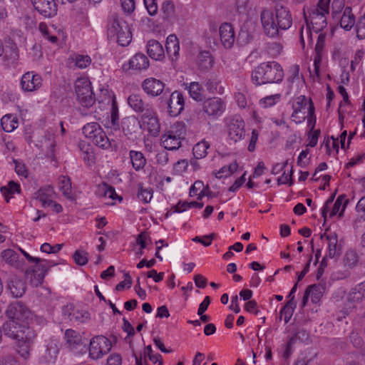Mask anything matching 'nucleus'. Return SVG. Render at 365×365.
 <instances>
[{
	"mask_svg": "<svg viewBox=\"0 0 365 365\" xmlns=\"http://www.w3.org/2000/svg\"><path fill=\"white\" fill-rule=\"evenodd\" d=\"M329 1L330 0H319L316 9H319V11L323 12L324 15L326 14H328L329 13Z\"/></svg>",
	"mask_w": 365,
	"mask_h": 365,
	"instance_id": "63",
	"label": "nucleus"
},
{
	"mask_svg": "<svg viewBox=\"0 0 365 365\" xmlns=\"http://www.w3.org/2000/svg\"><path fill=\"white\" fill-rule=\"evenodd\" d=\"M5 314L8 319L28 322L31 316V312L24 302L15 301L8 305Z\"/></svg>",
	"mask_w": 365,
	"mask_h": 365,
	"instance_id": "5",
	"label": "nucleus"
},
{
	"mask_svg": "<svg viewBox=\"0 0 365 365\" xmlns=\"http://www.w3.org/2000/svg\"><path fill=\"white\" fill-rule=\"evenodd\" d=\"M166 51L170 56H177L179 53V42L175 35H170L166 40Z\"/></svg>",
	"mask_w": 365,
	"mask_h": 365,
	"instance_id": "27",
	"label": "nucleus"
},
{
	"mask_svg": "<svg viewBox=\"0 0 365 365\" xmlns=\"http://www.w3.org/2000/svg\"><path fill=\"white\" fill-rule=\"evenodd\" d=\"M4 59L8 61L9 63H15L19 58L17 46L14 42L11 43L9 46H6L5 50Z\"/></svg>",
	"mask_w": 365,
	"mask_h": 365,
	"instance_id": "33",
	"label": "nucleus"
},
{
	"mask_svg": "<svg viewBox=\"0 0 365 365\" xmlns=\"http://www.w3.org/2000/svg\"><path fill=\"white\" fill-rule=\"evenodd\" d=\"M88 253L83 250H76L73 255L75 262L81 266L85 265L88 262Z\"/></svg>",
	"mask_w": 365,
	"mask_h": 365,
	"instance_id": "48",
	"label": "nucleus"
},
{
	"mask_svg": "<svg viewBox=\"0 0 365 365\" xmlns=\"http://www.w3.org/2000/svg\"><path fill=\"white\" fill-rule=\"evenodd\" d=\"M227 131L230 140L235 143L241 140L245 135V122L240 117L232 118L227 125Z\"/></svg>",
	"mask_w": 365,
	"mask_h": 365,
	"instance_id": "11",
	"label": "nucleus"
},
{
	"mask_svg": "<svg viewBox=\"0 0 365 365\" xmlns=\"http://www.w3.org/2000/svg\"><path fill=\"white\" fill-rule=\"evenodd\" d=\"M168 112L171 116H177L184 108L185 101L181 92L175 91L172 93L167 101Z\"/></svg>",
	"mask_w": 365,
	"mask_h": 365,
	"instance_id": "12",
	"label": "nucleus"
},
{
	"mask_svg": "<svg viewBox=\"0 0 365 365\" xmlns=\"http://www.w3.org/2000/svg\"><path fill=\"white\" fill-rule=\"evenodd\" d=\"M284 76L281 66L276 62L263 63L252 72V81L257 86L273 84L282 81Z\"/></svg>",
	"mask_w": 365,
	"mask_h": 365,
	"instance_id": "1",
	"label": "nucleus"
},
{
	"mask_svg": "<svg viewBox=\"0 0 365 365\" xmlns=\"http://www.w3.org/2000/svg\"><path fill=\"white\" fill-rule=\"evenodd\" d=\"M132 284V279L129 273L125 274V279L115 286V290L123 291L125 287L130 288Z\"/></svg>",
	"mask_w": 365,
	"mask_h": 365,
	"instance_id": "58",
	"label": "nucleus"
},
{
	"mask_svg": "<svg viewBox=\"0 0 365 365\" xmlns=\"http://www.w3.org/2000/svg\"><path fill=\"white\" fill-rule=\"evenodd\" d=\"M1 192L5 197L6 201L7 202H9V195H12L15 193H21V187L20 185L14 181H9L6 186H2L0 188Z\"/></svg>",
	"mask_w": 365,
	"mask_h": 365,
	"instance_id": "29",
	"label": "nucleus"
},
{
	"mask_svg": "<svg viewBox=\"0 0 365 365\" xmlns=\"http://www.w3.org/2000/svg\"><path fill=\"white\" fill-rule=\"evenodd\" d=\"M0 365H18V363L14 356L6 355L0 357Z\"/></svg>",
	"mask_w": 365,
	"mask_h": 365,
	"instance_id": "61",
	"label": "nucleus"
},
{
	"mask_svg": "<svg viewBox=\"0 0 365 365\" xmlns=\"http://www.w3.org/2000/svg\"><path fill=\"white\" fill-rule=\"evenodd\" d=\"M217 85L218 82L215 78H207L205 83V88L212 93L217 91Z\"/></svg>",
	"mask_w": 365,
	"mask_h": 365,
	"instance_id": "60",
	"label": "nucleus"
},
{
	"mask_svg": "<svg viewBox=\"0 0 365 365\" xmlns=\"http://www.w3.org/2000/svg\"><path fill=\"white\" fill-rule=\"evenodd\" d=\"M51 191L52 187L51 186L41 187L37 192H35V198L41 202L43 199L48 198V197L49 196L48 192Z\"/></svg>",
	"mask_w": 365,
	"mask_h": 365,
	"instance_id": "55",
	"label": "nucleus"
},
{
	"mask_svg": "<svg viewBox=\"0 0 365 365\" xmlns=\"http://www.w3.org/2000/svg\"><path fill=\"white\" fill-rule=\"evenodd\" d=\"M202 91V88L197 82H192L188 86L190 97L197 101H202L205 99Z\"/></svg>",
	"mask_w": 365,
	"mask_h": 365,
	"instance_id": "38",
	"label": "nucleus"
},
{
	"mask_svg": "<svg viewBox=\"0 0 365 365\" xmlns=\"http://www.w3.org/2000/svg\"><path fill=\"white\" fill-rule=\"evenodd\" d=\"M123 330L128 334V337H132L135 335V330L131 324L125 319L123 318Z\"/></svg>",
	"mask_w": 365,
	"mask_h": 365,
	"instance_id": "64",
	"label": "nucleus"
},
{
	"mask_svg": "<svg viewBox=\"0 0 365 365\" xmlns=\"http://www.w3.org/2000/svg\"><path fill=\"white\" fill-rule=\"evenodd\" d=\"M274 15L277 22V26L281 30H287L291 27L292 24L291 14L289 11L283 6L277 5Z\"/></svg>",
	"mask_w": 365,
	"mask_h": 365,
	"instance_id": "15",
	"label": "nucleus"
},
{
	"mask_svg": "<svg viewBox=\"0 0 365 365\" xmlns=\"http://www.w3.org/2000/svg\"><path fill=\"white\" fill-rule=\"evenodd\" d=\"M129 106L136 112H143L146 104L139 95L132 94L128 98Z\"/></svg>",
	"mask_w": 365,
	"mask_h": 365,
	"instance_id": "39",
	"label": "nucleus"
},
{
	"mask_svg": "<svg viewBox=\"0 0 365 365\" xmlns=\"http://www.w3.org/2000/svg\"><path fill=\"white\" fill-rule=\"evenodd\" d=\"M122 10L128 14H131L135 10L134 0H120Z\"/></svg>",
	"mask_w": 365,
	"mask_h": 365,
	"instance_id": "51",
	"label": "nucleus"
},
{
	"mask_svg": "<svg viewBox=\"0 0 365 365\" xmlns=\"http://www.w3.org/2000/svg\"><path fill=\"white\" fill-rule=\"evenodd\" d=\"M349 199L346 198V195H339L334 204V206H333L331 212H330L329 217H332L333 216L336 215L339 212L340 207L341 206L342 203L344 202L342 209H341V212L339 213V217H341L343 215V213H344L345 208H346L347 204L349 203Z\"/></svg>",
	"mask_w": 365,
	"mask_h": 365,
	"instance_id": "30",
	"label": "nucleus"
},
{
	"mask_svg": "<svg viewBox=\"0 0 365 365\" xmlns=\"http://www.w3.org/2000/svg\"><path fill=\"white\" fill-rule=\"evenodd\" d=\"M15 164V171L19 175H22L25 178L27 177L28 173L25 164L19 162L17 160H14Z\"/></svg>",
	"mask_w": 365,
	"mask_h": 365,
	"instance_id": "59",
	"label": "nucleus"
},
{
	"mask_svg": "<svg viewBox=\"0 0 365 365\" xmlns=\"http://www.w3.org/2000/svg\"><path fill=\"white\" fill-rule=\"evenodd\" d=\"M138 197L144 203L149 202L153 197V190L144 188L143 184H138Z\"/></svg>",
	"mask_w": 365,
	"mask_h": 365,
	"instance_id": "43",
	"label": "nucleus"
},
{
	"mask_svg": "<svg viewBox=\"0 0 365 365\" xmlns=\"http://www.w3.org/2000/svg\"><path fill=\"white\" fill-rule=\"evenodd\" d=\"M65 338L66 339V343L71 349H74L78 345L83 343L80 333L73 329H67L66 331Z\"/></svg>",
	"mask_w": 365,
	"mask_h": 365,
	"instance_id": "26",
	"label": "nucleus"
},
{
	"mask_svg": "<svg viewBox=\"0 0 365 365\" xmlns=\"http://www.w3.org/2000/svg\"><path fill=\"white\" fill-rule=\"evenodd\" d=\"M167 133L182 140L186 135L185 125L182 122H176L170 126Z\"/></svg>",
	"mask_w": 365,
	"mask_h": 365,
	"instance_id": "37",
	"label": "nucleus"
},
{
	"mask_svg": "<svg viewBox=\"0 0 365 365\" xmlns=\"http://www.w3.org/2000/svg\"><path fill=\"white\" fill-rule=\"evenodd\" d=\"M71 318L69 319L70 322H84L89 316V314L86 312L79 311L75 309L72 312V315H71Z\"/></svg>",
	"mask_w": 365,
	"mask_h": 365,
	"instance_id": "46",
	"label": "nucleus"
},
{
	"mask_svg": "<svg viewBox=\"0 0 365 365\" xmlns=\"http://www.w3.org/2000/svg\"><path fill=\"white\" fill-rule=\"evenodd\" d=\"M76 65L80 68H85L91 64V59L88 56L77 55Z\"/></svg>",
	"mask_w": 365,
	"mask_h": 365,
	"instance_id": "50",
	"label": "nucleus"
},
{
	"mask_svg": "<svg viewBox=\"0 0 365 365\" xmlns=\"http://www.w3.org/2000/svg\"><path fill=\"white\" fill-rule=\"evenodd\" d=\"M147 53L151 58L156 61H160L165 57L162 44L155 39H151L148 42Z\"/></svg>",
	"mask_w": 365,
	"mask_h": 365,
	"instance_id": "20",
	"label": "nucleus"
},
{
	"mask_svg": "<svg viewBox=\"0 0 365 365\" xmlns=\"http://www.w3.org/2000/svg\"><path fill=\"white\" fill-rule=\"evenodd\" d=\"M42 83V78L40 75L34 72H26L21 79V88L25 91H33L38 89Z\"/></svg>",
	"mask_w": 365,
	"mask_h": 365,
	"instance_id": "14",
	"label": "nucleus"
},
{
	"mask_svg": "<svg viewBox=\"0 0 365 365\" xmlns=\"http://www.w3.org/2000/svg\"><path fill=\"white\" fill-rule=\"evenodd\" d=\"M1 257L7 264L14 267L18 266L19 255L13 250H4L1 252Z\"/></svg>",
	"mask_w": 365,
	"mask_h": 365,
	"instance_id": "41",
	"label": "nucleus"
},
{
	"mask_svg": "<svg viewBox=\"0 0 365 365\" xmlns=\"http://www.w3.org/2000/svg\"><path fill=\"white\" fill-rule=\"evenodd\" d=\"M295 307L296 306H294V304H289L287 303L280 311L281 316L283 315L284 317L285 323H288V322L290 320Z\"/></svg>",
	"mask_w": 365,
	"mask_h": 365,
	"instance_id": "49",
	"label": "nucleus"
},
{
	"mask_svg": "<svg viewBox=\"0 0 365 365\" xmlns=\"http://www.w3.org/2000/svg\"><path fill=\"white\" fill-rule=\"evenodd\" d=\"M344 264L348 267L356 265L358 262V255L354 250H349L346 252L344 258Z\"/></svg>",
	"mask_w": 365,
	"mask_h": 365,
	"instance_id": "45",
	"label": "nucleus"
},
{
	"mask_svg": "<svg viewBox=\"0 0 365 365\" xmlns=\"http://www.w3.org/2000/svg\"><path fill=\"white\" fill-rule=\"evenodd\" d=\"M130 158L133 167L135 170H139L144 168L146 163V159L141 152L131 150L130 151Z\"/></svg>",
	"mask_w": 365,
	"mask_h": 365,
	"instance_id": "28",
	"label": "nucleus"
},
{
	"mask_svg": "<svg viewBox=\"0 0 365 365\" xmlns=\"http://www.w3.org/2000/svg\"><path fill=\"white\" fill-rule=\"evenodd\" d=\"M215 236V235L214 233H212L208 235H205L202 237L197 236L192 239V241L200 242L204 246L207 247L211 245L212 240H213Z\"/></svg>",
	"mask_w": 365,
	"mask_h": 365,
	"instance_id": "56",
	"label": "nucleus"
},
{
	"mask_svg": "<svg viewBox=\"0 0 365 365\" xmlns=\"http://www.w3.org/2000/svg\"><path fill=\"white\" fill-rule=\"evenodd\" d=\"M356 36L359 39L365 37V13L359 18L356 24Z\"/></svg>",
	"mask_w": 365,
	"mask_h": 365,
	"instance_id": "52",
	"label": "nucleus"
},
{
	"mask_svg": "<svg viewBox=\"0 0 365 365\" xmlns=\"http://www.w3.org/2000/svg\"><path fill=\"white\" fill-rule=\"evenodd\" d=\"M96 193L99 197H106L107 194H108V197L114 200V187L106 182H103L98 185Z\"/></svg>",
	"mask_w": 365,
	"mask_h": 365,
	"instance_id": "42",
	"label": "nucleus"
},
{
	"mask_svg": "<svg viewBox=\"0 0 365 365\" xmlns=\"http://www.w3.org/2000/svg\"><path fill=\"white\" fill-rule=\"evenodd\" d=\"M74 87L79 103L86 108L91 107L94 104L96 98L88 78L81 77L77 78Z\"/></svg>",
	"mask_w": 365,
	"mask_h": 365,
	"instance_id": "3",
	"label": "nucleus"
},
{
	"mask_svg": "<svg viewBox=\"0 0 365 365\" xmlns=\"http://www.w3.org/2000/svg\"><path fill=\"white\" fill-rule=\"evenodd\" d=\"M58 353V349L56 344L47 346L46 349L42 352L40 357V362L47 364H53L57 358Z\"/></svg>",
	"mask_w": 365,
	"mask_h": 365,
	"instance_id": "22",
	"label": "nucleus"
},
{
	"mask_svg": "<svg viewBox=\"0 0 365 365\" xmlns=\"http://www.w3.org/2000/svg\"><path fill=\"white\" fill-rule=\"evenodd\" d=\"M42 261L43 262L36 264L34 267L27 269L25 272L26 275L32 274L34 279L31 277V281L36 287L43 283L46 274L50 267L53 265L51 262H48L45 259H42Z\"/></svg>",
	"mask_w": 365,
	"mask_h": 365,
	"instance_id": "8",
	"label": "nucleus"
},
{
	"mask_svg": "<svg viewBox=\"0 0 365 365\" xmlns=\"http://www.w3.org/2000/svg\"><path fill=\"white\" fill-rule=\"evenodd\" d=\"M260 19L266 36L274 38L279 35L280 28L277 26V22L272 11L263 9L260 14Z\"/></svg>",
	"mask_w": 365,
	"mask_h": 365,
	"instance_id": "7",
	"label": "nucleus"
},
{
	"mask_svg": "<svg viewBox=\"0 0 365 365\" xmlns=\"http://www.w3.org/2000/svg\"><path fill=\"white\" fill-rule=\"evenodd\" d=\"M165 84L155 78H146L142 83L143 90L149 96H158L162 93Z\"/></svg>",
	"mask_w": 365,
	"mask_h": 365,
	"instance_id": "16",
	"label": "nucleus"
},
{
	"mask_svg": "<svg viewBox=\"0 0 365 365\" xmlns=\"http://www.w3.org/2000/svg\"><path fill=\"white\" fill-rule=\"evenodd\" d=\"M112 348V342L107 337L98 335L93 337L89 344V356L98 359L107 354Z\"/></svg>",
	"mask_w": 365,
	"mask_h": 365,
	"instance_id": "4",
	"label": "nucleus"
},
{
	"mask_svg": "<svg viewBox=\"0 0 365 365\" xmlns=\"http://www.w3.org/2000/svg\"><path fill=\"white\" fill-rule=\"evenodd\" d=\"M161 11L165 18L168 19L173 16L175 11L174 4L171 1H165L161 6Z\"/></svg>",
	"mask_w": 365,
	"mask_h": 365,
	"instance_id": "47",
	"label": "nucleus"
},
{
	"mask_svg": "<svg viewBox=\"0 0 365 365\" xmlns=\"http://www.w3.org/2000/svg\"><path fill=\"white\" fill-rule=\"evenodd\" d=\"M141 128L140 122L136 118H126L123 121V130L126 135L136 133Z\"/></svg>",
	"mask_w": 365,
	"mask_h": 365,
	"instance_id": "21",
	"label": "nucleus"
},
{
	"mask_svg": "<svg viewBox=\"0 0 365 365\" xmlns=\"http://www.w3.org/2000/svg\"><path fill=\"white\" fill-rule=\"evenodd\" d=\"M225 110V103L219 98H209L203 103V110L209 116H218Z\"/></svg>",
	"mask_w": 365,
	"mask_h": 365,
	"instance_id": "13",
	"label": "nucleus"
},
{
	"mask_svg": "<svg viewBox=\"0 0 365 365\" xmlns=\"http://www.w3.org/2000/svg\"><path fill=\"white\" fill-rule=\"evenodd\" d=\"M6 288L9 291L12 297L20 298L26 292V283L21 277L13 274L9 277Z\"/></svg>",
	"mask_w": 365,
	"mask_h": 365,
	"instance_id": "10",
	"label": "nucleus"
},
{
	"mask_svg": "<svg viewBox=\"0 0 365 365\" xmlns=\"http://www.w3.org/2000/svg\"><path fill=\"white\" fill-rule=\"evenodd\" d=\"M143 125H147V129L149 133L153 136H158L160 132V124L156 116L145 120L143 122Z\"/></svg>",
	"mask_w": 365,
	"mask_h": 365,
	"instance_id": "40",
	"label": "nucleus"
},
{
	"mask_svg": "<svg viewBox=\"0 0 365 365\" xmlns=\"http://www.w3.org/2000/svg\"><path fill=\"white\" fill-rule=\"evenodd\" d=\"M60 189L63 192V195L71 198V182L70 178L65 176H62L60 179Z\"/></svg>",
	"mask_w": 365,
	"mask_h": 365,
	"instance_id": "44",
	"label": "nucleus"
},
{
	"mask_svg": "<svg viewBox=\"0 0 365 365\" xmlns=\"http://www.w3.org/2000/svg\"><path fill=\"white\" fill-rule=\"evenodd\" d=\"M345 0H334L331 4L332 16L334 18L344 7Z\"/></svg>",
	"mask_w": 365,
	"mask_h": 365,
	"instance_id": "53",
	"label": "nucleus"
},
{
	"mask_svg": "<svg viewBox=\"0 0 365 365\" xmlns=\"http://www.w3.org/2000/svg\"><path fill=\"white\" fill-rule=\"evenodd\" d=\"M115 33L117 42L121 46H128L132 41V34L128 25L125 22L120 23L115 20Z\"/></svg>",
	"mask_w": 365,
	"mask_h": 365,
	"instance_id": "17",
	"label": "nucleus"
},
{
	"mask_svg": "<svg viewBox=\"0 0 365 365\" xmlns=\"http://www.w3.org/2000/svg\"><path fill=\"white\" fill-rule=\"evenodd\" d=\"M306 289L307 290L309 294H311L312 295V302L314 304H317L318 302H319L321 297H322L325 288L323 285L320 284H314L308 286Z\"/></svg>",
	"mask_w": 365,
	"mask_h": 365,
	"instance_id": "32",
	"label": "nucleus"
},
{
	"mask_svg": "<svg viewBox=\"0 0 365 365\" xmlns=\"http://www.w3.org/2000/svg\"><path fill=\"white\" fill-rule=\"evenodd\" d=\"M28 322L8 319L2 326L4 334L19 341L32 343L36 336L34 331L28 326Z\"/></svg>",
	"mask_w": 365,
	"mask_h": 365,
	"instance_id": "2",
	"label": "nucleus"
},
{
	"mask_svg": "<svg viewBox=\"0 0 365 365\" xmlns=\"http://www.w3.org/2000/svg\"><path fill=\"white\" fill-rule=\"evenodd\" d=\"M355 23V18L347 17L346 15L341 17L340 21V26L346 31H349L353 27Z\"/></svg>",
	"mask_w": 365,
	"mask_h": 365,
	"instance_id": "54",
	"label": "nucleus"
},
{
	"mask_svg": "<svg viewBox=\"0 0 365 365\" xmlns=\"http://www.w3.org/2000/svg\"><path fill=\"white\" fill-rule=\"evenodd\" d=\"M161 141L166 150H175L181 146V139L167 132L162 135Z\"/></svg>",
	"mask_w": 365,
	"mask_h": 365,
	"instance_id": "23",
	"label": "nucleus"
},
{
	"mask_svg": "<svg viewBox=\"0 0 365 365\" xmlns=\"http://www.w3.org/2000/svg\"><path fill=\"white\" fill-rule=\"evenodd\" d=\"M31 343H26L24 342V344L19 346V349H18L19 354L24 358V359H26L29 357L30 353L29 349V346Z\"/></svg>",
	"mask_w": 365,
	"mask_h": 365,
	"instance_id": "62",
	"label": "nucleus"
},
{
	"mask_svg": "<svg viewBox=\"0 0 365 365\" xmlns=\"http://www.w3.org/2000/svg\"><path fill=\"white\" fill-rule=\"evenodd\" d=\"M328 240V257L334 258L338 257L341 255V249L338 247V238L336 234L328 235L327 236Z\"/></svg>",
	"mask_w": 365,
	"mask_h": 365,
	"instance_id": "24",
	"label": "nucleus"
},
{
	"mask_svg": "<svg viewBox=\"0 0 365 365\" xmlns=\"http://www.w3.org/2000/svg\"><path fill=\"white\" fill-rule=\"evenodd\" d=\"M112 140L113 139H110L106 133L102 130L101 131H99V133L96 136L93 142L99 148L108 149L111 147Z\"/></svg>",
	"mask_w": 365,
	"mask_h": 365,
	"instance_id": "36",
	"label": "nucleus"
},
{
	"mask_svg": "<svg viewBox=\"0 0 365 365\" xmlns=\"http://www.w3.org/2000/svg\"><path fill=\"white\" fill-rule=\"evenodd\" d=\"M144 4L150 16H154L158 11L156 0H143Z\"/></svg>",
	"mask_w": 365,
	"mask_h": 365,
	"instance_id": "57",
	"label": "nucleus"
},
{
	"mask_svg": "<svg viewBox=\"0 0 365 365\" xmlns=\"http://www.w3.org/2000/svg\"><path fill=\"white\" fill-rule=\"evenodd\" d=\"M149 67V60L143 53H136L128 62V65L123 64L122 68L127 71L130 68L135 70L147 69Z\"/></svg>",
	"mask_w": 365,
	"mask_h": 365,
	"instance_id": "18",
	"label": "nucleus"
},
{
	"mask_svg": "<svg viewBox=\"0 0 365 365\" xmlns=\"http://www.w3.org/2000/svg\"><path fill=\"white\" fill-rule=\"evenodd\" d=\"M34 11L38 15L51 19L56 16L58 5L56 0H30Z\"/></svg>",
	"mask_w": 365,
	"mask_h": 365,
	"instance_id": "6",
	"label": "nucleus"
},
{
	"mask_svg": "<svg viewBox=\"0 0 365 365\" xmlns=\"http://www.w3.org/2000/svg\"><path fill=\"white\" fill-rule=\"evenodd\" d=\"M199 67L203 70H207L213 66V58L210 51H204L200 53L198 56Z\"/></svg>",
	"mask_w": 365,
	"mask_h": 365,
	"instance_id": "31",
	"label": "nucleus"
},
{
	"mask_svg": "<svg viewBox=\"0 0 365 365\" xmlns=\"http://www.w3.org/2000/svg\"><path fill=\"white\" fill-rule=\"evenodd\" d=\"M18 123L17 117L12 114L4 115L1 119V126L6 133H10L15 130L18 126Z\"/></svg>",
	"mask_w": 365,
	"mask_h": 365,
	"instance_id": "25",
	"label": "nucleus"
},
{
	"mask_svg": "<svg viewBox=\"0 0 365 365\" xmlns=\"http://www.w3.org/2000/svg\"><path fill=\"white\" fill-rule=\"evenodd\" d=\"M82 130L84 135L88 138L92 139V140H93L96 136L99 133V131L102 130L99 124L97 123H87L83 127Z\"/></svg>",
	"mask_w": 365,
	"mask_h": 365,
	"instance_id": "34",
	"label": "nucleus"
},
{
	"mask_svg": "<svg viewBox=\"0 0 365 365\" xmlns=\"http://www.w3.org/2000/svg\"><path fill=\"white\" fill-rule=\"evenodd\" d=\"M304 18L308 29H311L310 25H312V29L316 33H319L322 31L327 25V18L324 14L319 11V9H313L312 11L309 16L310 20H309L305 11H304Z\"/></svg>",
	"mask_w": 365,
	"mask_h": 365,
	"instance_id": "9",
	"label": "nucleus"
},
{
	"mask_svg": "<svg viewBox=\"0 0 365 365\" xmlns=\"http://www.w3.org/2000/svg\"><path fill=\"white\" fill-rule=\"evenodd\" d=\"M210 148V144L205 140L197 143L192 148V153L196 159L205 158L207 154V150Z\"/></svg>",
	"mask_w": 365,
	"mask_h": 365,
	"instance_id": "35",
	"label": "nucleus"
},
{
	"mask_svg": "<svg viewBox=\"0 0 365 365\" xmlns=\"http://www.w3.org/2000/svg\"><path fill=\"white\" fill-rule=\"evenodd\" d=\"M222 43L225 48H230L235 41V32L232 25L229 23L222 24L219 29Z\"/></svg>",
	"mask_w": 365,
	"mask_h": 365,
	"instance_id": "19",
	"label": "nucleus"
}]
</instances>
